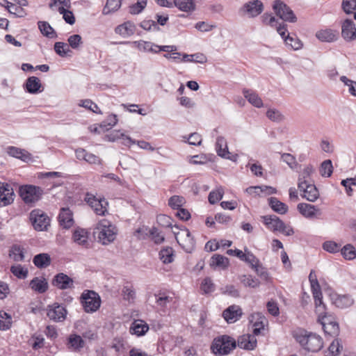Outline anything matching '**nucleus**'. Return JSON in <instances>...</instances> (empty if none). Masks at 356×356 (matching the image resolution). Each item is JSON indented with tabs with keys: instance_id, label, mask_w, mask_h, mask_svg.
<instances>
[{
	"instance_id": "nucleus-36",
	"label": "nucleus",
	"mask_w": 356,
	"mask_h": 356,
	"mask_svg": "<svg viewBox=\"0 0 356 356\" xmlns=\"http://www.w3.org/2000/svg\"><path fill=\"white\" fill-rule=\"evenodd\" d=\"M293 338L305 349L309 333L303 329H297L292 333Z\"/></svg>"
},
{
	"instance_id": "nucleus-44",
	"label": "nucleus",
	"mask_w": 356,
	"mask_h": 356,
	"mask_svg": "<svg viewBox=\"0 0 356 356\" xmlns=\"http://www.w3.org/2000/svg\"><path fill=\"white\" fill-rule=\"evenodd\" d=\"M122 0H107L106 6L103 8L104 15H108L118 10L121 6Z\"/></svg>"
},
{
	"instance_id": "nucleus-16",
	"label": "nucleus",
	"mask_w": 356,
	"mask_h": 356,
	"mask_svg": "<svg viewBox=\"0 0 356 356\" xmlns=\"http://www.w3.org/2000/svg\"><path fill=\"white\" fill-rule=\"evenodd\" d=\"M52 284L62 290L74 288L73 280L63 273H59L54 276Z\"/></svg>"
},
{
	"instance_id": "nucleus-41",
	"label": "nucleus",
	"mask_w": 356,
	"mask_h": 356,
	"mask_svg": "<svg viewBox=\"0 0 356 356\" xmlns=\"http://www.w3.org/2000/svg\"><path fill=\"white\" fill-rule=\"evenodd\" d=\"M316 38L322 42H333L337 38L334 33L330 29L322 30L318 31L316 34Z\"/></svg>"
},
{
	"instance_id": "nucleus-14",
	"label": "nucleus",
	"mask_w": 356,
	"mask_h": 356,
	"mask_svg": "<svg viewBox=\"0 0 356 356\" xmlns=\"http://www.w3.org/2000/svg\"><path fill=\"white\" fill-rule=\"evenodd\" d=\"M14 197L15 193L12 186L8 184L0 182V206L10 204L14 200Z\"/></svg>"
},
{
	"instance_id": "nucleus-6",
	"label": "nucleus",
	"mask_w": 356,
	"mask_h": 356,
	"mask_svg": "<svg viewBox=\"0 0 356 356\" xmlns=\"http://www.w3.org/2000/svg\"><path fill=\"white\" fill-rule=\"evenodd\" d=\"M19 193L23 201L26 204H29L35 203L40 200L44 191L40 186L24 185L19 187Z\"/></svg>"
},
{
	"instance_id": "nucleus-24",
	"label": "nucleus",
	"mask_w": 356,
	"mask_h": 356,
	"mask_svg": "<svg viewBox=\"0 0 356 356\" xmlns=\"http://www.w3.org/2000/svg\"><path fill=\"white\" fill-rule=\"evenodd\" d=\"M60 225L65 229L70 228L73 225V218L70 210L68 208H63L58 215Z\"/></svg>"
},
{
	"instance_id": "nucleus-40",
	"label": "nucleus",
	"mask_w": 356,
	"mask_h": 356,
	"mask_svg": "<svg viewBox=\"0 0 356 356\" xmlns=\"http://www.w3.org/2000/svg\"><path fill=\"white\" fill-rule=\"evenodd\" d=\"M12 317L5 311H0V330H8L12 325Z\"/></svg>"
},
{
	"instance_id": "nucleus-47",
	"label": "nucleus",
	"mask_w": 356,
	"mask_h": 356,
	"mask_svg": "<svg viewBox=\"0 0 356 356\" xmlns=\"http://www.w3.org/2000/svg\"><path fill=\"white\" fill-rule=\"evenodd\" d=\"M159 258L164 264H170L173 261V249L171 247L163 248L159 252Z\"/></svg>"
},
{
	"instance_id": "nucleus-55",
	"label": "nucleus",
	"mask_w": 356,
	"mask_h": 356,
	"mask_svg": "<svg viewBox=\"0 0 356 356\" xmlns=\"http://www.w3.org/2000/svg\"><path fill=\"white\" fill-rule=\"evenodd\" d=\"M323 329L325 334L330 337H337L339 333V326L337 323H332L327 325H323Z\"/></svg>"
},
{
	"instance_id": "nucleus-9",
	"label": "nucleus",
	"mask_w": 356,
	"mask_h": 356,
	"mask_svg": "<svg viewBox=\"0 0 356 356\" xmlns=\"http://www.w3.org/2000/svg\"><path fill=\"white\" fill-rule=\"evenodd\" d=\"M309 280L310 282L315 305L318 306V310H321V308L325 309V304L322 300L323 296L321 291V286L314 270L310 272L309 275Z\"/></svg>"
},
{
	"instance_id": "nucleus-52",
	"label": "nucleus",
	"mask_w": 356,
	"mask_h": 356,
	"mask_svg": "<svg viewBox=\"0 0 356 356\" xmlns=\"http://www.w3.org/2000/svg\"><path fill=\"white\" fill-rule=\"evenodd\" d=\"M343 346L338 339H335L330 345L326 356H337Z\"/></svg>"
},
{
	"instance_id": "nucleus-35",
	"label": "nucleus",
	"mask_w": 356,
	"mask_h": 356,
	"mask_svg": "<svg viewBox=\"0 0 356 356\" xmlns=\"http://www.w3.org/2000/svg\"><path fill=\"white\" fill-rule=\"evenodd\" d=\"M88 232L81 228L76 229L73 232V240L79 245H84L88 243Z\"/></svg>"
},
{
	"instance_id": "nucleus-31",
	"label": "nucleus",
	"mask_w": 356,
	"mask_h": 356,
	"mask_svg": "<svg viewBox=\"0 0 356 356\" xmlns=\"http://www.w3.org/2000/svg\"><path fill=\"white\" fill-rule=\"evenodd\" d=\"M297 209L298 211L306 218L314 217L316 216V212L319 211L316 206L307 203L298 204Z\"/></svg>"
},
{
	"instance_id": "nucleus-53",
	"label": "nucleus",
	"mask_w": 356,
	"mask_h": 356,
	"mask_svg": "<svg viewBox=\"0 0 356 356\" xmlns=\"http://www.w3.org/2000/svg\"><path fill=\"white\" fill-rule=\"evenodd\" d=\"M242 261L248 264L252 269L259 265V260L250 251H245Z\"/></svg>"
},
{
	"instance_id": "nucleus-1",
	"label": "nucleus",
	"mask_w": 356,
	"mask_h": 356,
	"mask_svg": "<svg viewBox=\"0 0 356 356\" xmlns=\"http://www.w3.org/2000/svg\"><path fill=\"white\" fill-rule=\"evenodd\" d=\"M261 219L266 228L273 232H280L286 236H291L294 234L293 229L290 225H286L275 215L262 216Z\"/></svg>"
},
{
	"instance_id": "nucleus-43",
	"label": "nucleus",
	"mask_w": 356,
	"mask_h": 356,
	"mask_svg": "<svg viewBox=\"0 0 356 356\" xmlns=\"http://www.w3.org/2000/svg\"><path fill=\"white\" fill-rule=\"evenodd\" d=\"M10 256L15 261H22L24 259V248L19 245H14L10 250Z\"/></svg>"
},
{
	"instance_id": "nucleus-21",
	"label": "nucleus",
	"mask_w": 356,
	"mask_h": 356,
	"mask_svg": "<svg viewBox=\"0 0 356 356\" xmlns=\"http://www.w3.org/2000/svg\"><path fill=\"white\" fill-rule=\"evenodd\" d=\"M24 88L26 91L31 94H37L43 90V87L40 80L36 76L29 77L25 83Z\"/></svg>"
},
{
	"instance_id": "nucleus-3",
	"label": "nucleus",
	"mask_w": 356,
	"mask_h": 356,
	"mask_svg": "<svg viewBox=\"0 0 356 356\" xmlns=\"http://www.w3.org/2000/svg\"><path fill=\"white\" fill-rule=\"evenodd\" d=\"M96 229L98 230V241L102 245H108L116 238L117 229L107 220H101Z\"/></svg>"
},
{
	"instance_id": "nucleus-7",
	"label": "nucleus",
	"mask_w": 356,
	"mask_h": 356,
	"mask_svg": "<svg viewBox=\"0 0 356 356\" xmlns=\"http://www.w3.org/2000/svg\"><path fill=\"white\" fill-rule=\"evenodd\" d=\"M273 9L276 15L285 22L294 23L297 21L293 11L281 0H275L273 2Z\"/></svg>"
},
{
	"instance_id": "nucleus-50",
	"label": "nucleus",
	"mask_w": 356,
	"mask_h": 356,
	"mask_svg": "<svg viewBox=\"0 0 356 356\" xmlns=\"http://www.w3.org/2000/svg\"><path fill=\"white\" fill-rule=\"evenodd\" d=\"M224 195V190L222 187L218 188L216 191L209 193L208 200L210 204H214L220 201Z\"/></svg>"
},
{
	"instance_id": "nucleus-15",
	"label": "nucleus",
	"mask_w": 356,
	"mask_h": 356,
	"mask_svg": "<svg viewBox=\"0 0 356 356\" xmlns=\"http://www.w3.org/2000/svg\"><path fill=\"white\" fill-rule=\"evenodd\" d=\"M330 298L333 305L340 309H346L353 305L354 300L348 295H339L336 293H331Z\"/></svg>"
},
{
	"instance_id": "nucleus-57",
	"label": "nucleus",
	"mask_w": 356,
	"mask_h": 356,
	"mask_svg": "<svg viewBox=\"0 0 356 356\" xmlns=\"http://www.w3.org/2000/svg\"><path fill=\"white\" fill-rule=\"evenodd\" d=\"M184 198L179 195H173L168 200V205L172 209H179L184 204Z\"/></svg>"
},
{
	"instance_id": "nucleus-46",
	"label": "nucleus",
	"mask_w": 356,
	"mask_h": 356,
	"mask_svg": "<svg viewBox=\"0 0 356 356\" xmlns=\"http://www.w3.org/2000/svg\"><path fill=\"white\" fill-rule=\"evenodd\" d=\"M341 253L344 259L353 260L356 258V250L351 244H347L341 249Z\"/></svg>"
},
{
	"instance_id": "nucleus-26",
	"label": "nucleus",
	"mask_w": 356,
	"mask_h": 356,
	"mask_svg": "<svg viewBox=\"0 0 356 356\" xmlns=\"http://www.w3.org/2000/svg\"><path fill=\"white\" fill-rule=\"evenodd\" d=\"M216 149L219 156L232 160V159L229 156V152L228 151L227 141L222 136H218L217 138Z\"/></svg>"
},
{
	"instance_id": "nucleus-4",
	"label": "nucleus",
	"mask_w": 356,
	"mask_h": 356,
	"mask_svg": "<svg viewBox=\"0 0 356 356\" xmlns=\"http://www.w3.org/2000/svg\"><path fill=\"white\" fill-rule=\"evenodd\" d=\"M81 302L86 313H93L100 307L101 298L95 291L85 290L81 296Z\"/></svg>"
},
{
	"instance_id": "nucleus-48",
	"label": "nucleus",
	"mask_w": 356,
	"mask_h": 356,
	"mask_svg": "<svg viewBox=\"0 0 356 356\" xmlns=\"http://www.w3.org/2000/svg\"><path fill=\"white\" fill-rule=\"evenodd\" d=\"M333 172L332 161L330 159L324 161L320 167V173L321 176L330 177Z\"/></svg>"
},
{
	"instance_id": "nucleus-49",
	"label": "nucleus",
	"mask_w": 356,
	"mask_h": 356,
	"mask_svg": "<svg viewBox=\"0 0 356 356\" xmlns=\"http://www.w3.org/2000/svg\"><path fill=\"white\" fill-rule=\"evenodd\" d=\"M54 50L57 54L61 57L67 56L69 52H72L67 43L62 42H56L54 44Z\"/></svg>"
},
{
	"instance_id": "nucleus-34",
	"label": "nucleus",
	"mask_w": 356,
	"mask_h": 356,
	"mask_svg": "<svg viewBox=\"0 0 356 356\" xmlns=\"http://www.w3.org/2000/svg\"><path fill=\"white\" fill-rule=\"evenodd\" d=\"M175 6L186 13L195 10V3L193 0H175Z\"/></svg>"
},
{
	"instance_id": "nucleus-38",
	"label": "nucleus",
	"mask_w": 356,
	"mask_h": 356,
	"mask_svg": "<svg viewBox=\"0 0 356 356\" xmlns=\"http://www.w3.org/2000/svg\"><path fill=\"white\" fill-rule=\"evenodd\" d=\"M131 330H133L134 334L138 336H143L148 331L149 326L143 321H135L132 323Z\"/></svg>"
},
{
	"instance_id": "nucleus-32",
	"label": "nucleus",
	"mask_w": 356,
	"mask_h": 356,
	"mask_svg": "<svg viewBox=\"0 0 356 356\" xmlns=\"http://www.w3.org/2000/svg\"><path fill=\"white\" fill-rule=\"evenodd\" d=\"M7 152L10 156L19 159L24 161H27L31 159V154L28 152L16 147H8Z\"/></svg>"
},
{
	"instance_id": "nucleus-11",
	"label": "nucleus",
	"mask_w": 356,
	"mask_h": 356,
	"mask_svg": "<svg viewBox=\"0 0 356 356\" xmlns=\"http://www.w3.org/2000/svg\"><path fill=\"white\" fill-rule=\"evenodd\" d=\"M47 315L53 321L61 322L66 318L67 310L63 305L55 302L47 307Z\"/></svg>"
},
{
	"instance_id": "nucleus-62",
	"label": "nucleus",
	"mask_w": 356,
	"mask_h": 356,
	"mask_svg": "<svg viewBox=\"0 0 356 356\" xmlns=\"http://www.w3.org/2000/svg\"><path fill=\"white\" fill-rule=\"evenodd\" d=\"M314 172V168L311 165H307L302 172L299 175L298 182H309L308 179Z\"/></svg>"
},
{
	"instance_id": "nucleus-51",
	"label": "nucleus",
	"mask_w": 356,
	"mask_h": 356,
	"mask_svg": "<svg viewBox=\"0 0 356 356\" xmlns=\"http://www.w3.org/2000/svg\"><path fill=\"white\" fill-rule=\"evenodd\" d=\"M341 8L346 14H353L356 10V0H342Z\"/></svg>"
},
{
	"instance_id": "nucleus-56",
	"label": "nucleus",
	"mask_w": 356,
	"mask_h": 356,
	"mask_svg": "<svg viewBox=\"0 0 356 356\" xmlns=\"http://www.w3.org/2000/svg\"><path fill=\"white\" fill-rule=\"evenodd\" d=\"M285 43L294 50L300 49L302 46L301 41L296 36H291L289 33L287 34Z\"/></svg>"
},
{
	"instance_id": "nucleus-8",
	"label": "nucleus",
	"mask_w": 356,
	"mask_h": 356,
	"mask_svg": "<svg viewBox=\"0 0 356 356\" xmlns=\"http://www.w3.org/2000/svg\"><path fill=\"white\" fill-rule=\"evenodd\" d=\"M173 233L177 243L181 245L186 252H191L193 250L195 241L188 229H181V234L175 231H173Z\"/></svg>"
},
{
	"instance_id": "nucleus-59",
	"label": "nucleus",
	"mask_w": 356,
	"mask_h": 356,
	"mask_svg": "<svg viewBox=\"0 0 356 356\" xmlns=\"http://www.w3.org/2000/svg\"><path fill=\"white\" fill-rule=\"evenodd\" d=\"M140 51L149 52L152 51L153 42L144 40L134 41L132 42Z\"/></svg>"
},
{
	"instance_id": "nucleus-20",
	"label": "nucleus",
	"mask_w": 356,
	"mask_h": 356,
	"mask_svg": "<svg viewBox=\"0 0 356 356\" xmlns=\"http://www.w3.org/2000/svg\"><path fill=\"white\" fill-rule=\"evenodd\" d=\"M257 343L255 337L249 334H243L238 339V346L244 350H254L257 346Z\"/></svg>"
},
{
	"instance_id": "nucleus-37",
	"label": "nucleus",
	"mask_w": 356,
	"mask_h": 356,
	"mask_svg": "<svg viewBox=\"0 0 356 356\" xmlns=\"http://www.w3.org/2000/svg\"><path fill=\"white\" fill-rule=\"evenodd\" d=\"M326 306L325 305V309L321 308V310L318 309V306L316 305V312L318 315V321L323 327V325H327L328 324H332V323H337L333 320V318L331 315H328L325 312Z\"/></svg>"
},
{
	"instance_id": "nucleus-45",
	"label": "nucleus",
	"mask_w": 356,
	"mask_h": 356,
	"mask_svg": "<svg viewBox=\"0 0 356 356\" xmlns=\"http://www.w3.org/2000/svg\"><path fill=\"white\" fill-rule=\"evenodd\" d=\"M10 272L18 279H26L29 274V270L26 268L23 267L20 264L12 266L10 267Z\"/></svg>"
},
{
	"instance_id": "nucleus-13",
	"label": "nucleus",
	"mask_w": 356,
	"mask_h": 356,
	"mask_svg": "<svg viewBox=\"0 0 356 356\" xmlns=\"http://www.w3.org/2000/svg\"><path fill=\"white\" fill-rule=\"evenodd\" d=\"M341 36L347 42L356 39V26L351 19H346L341 24Z\"/></svg>"
},
{
	"instance_id": "nucleus-42",
	"label": "nucleus",
	"mask_w": 356,
	"mask_h": 356,
	"mask_svg": "<svg viewBox=\"0 0 356 356\" xmlns=\"http://www.w3.org/2000/svg\"><path fill=\"white\" fill-rule=\"evenodd\" d=\"M154 296L157 306L163 309H165L168 304L172 301V298L167 296L165 293L160 292L158 294H154Z\"/></svg>"
},
{
	"instance_id": "nucleus-5",
	"label": "nucleus",
	"mask_w": 356,
	"mask_h": 356,
	"mask_svg": "<svg viewBox=\"0 0 356 356\" xmlns=\"http://www.w3.org/2000/svg\"><path fill=\"white\" fill-rule=\"evenodd\" d=\"M29 220L34 229L38 232L46 231L50 225L49 217L39 209L31 211Z\"/></svg>"
},
{
	"instance_id": "nucleus-29",
	"label": "nucleus",
	"mask_w": 356,
	"mask_h": 356,
	"mask_svg": "<svg viewBox=\"0 0 356 356\" xmlns=\"http://www.w3.org/2000/svg\"><path fill=\"white\" fill-rule=\"evenodd\" d=\"M29 285L33 291L39 293H43L48 289V282L44 278L35 277L30 282Z\"/></svg>"
},
{
	"instance_id": "nucleus-22",
	"label": "nucleus",
	"mask_w": 356,
	"mask_h": 356,
	"mask_svg": "<svg viewBox=\"0 0 356 356\" xmlns=\"http://www.w3.org/2000/svg\"><path fill=\"white\" fill-rule=\"evenodd\" d=\"M85 346L82 337L76 334H71L67 338V347L70 350L78 352Z\"/></svg>"
},
{
	"instance_id": "nucleus-60",
	"label": "nucleus",
	"mask_w": 356,
	"mask_h": 356,
	"mask_svg": "<svg viewBox=\"0 0 356 356\" xmlns=\"http://www.w3.org/2000/svg\"><path fill=\"white\" fill-rule=\"evenodd\" d=\"M261 20L264 24L275 28L280 24L279 19L269 13H264L261 17Z\"/></svg>"
},
{
	"instance_id": "nucleus-10",
	"label": "nucleus",
	"mask_w": 356,
	"mask_h": 356,
	"mask_svg": "<svg viewBox=\"0 0 356 356\" xmlns=\"http://www.w3.org/2000/svg\"><path fill=\"white\" fill-rule=\"evenodd\" d=\"M264 10V4L260 0H252L245 4L239 9V12L243 15L246 14L249 17H256Z\"/></svg>"
},
{
	"instance_id": "nucleus-63",
	"label": "nucleus",
	"mask_w": 356,
	"mask_h": 356,
	"mask_svg": "<svg viewBox=\"0 0 356 356\" xmlns=\"http://www.w3.org/2000/svg\"><path fill=\"white\" fill-rule=\"evenodd\" d=\"M67 42L69 43V46H70L74 49H77L79 47L83 44L82 38L79 34H74L70 35Z\"/></svg>"
},
{
	"instance_id": "nucleus-61",
	"label": "nucleus",
	"mask_w": 356,
	"mask_h": 356,
	"mask_svg": "<svg viewBox=\"0 0 356 356\" xmlns=\"http://www.w3.org/2000/svg\"><path fill=\"white\" fill-rule=\"evenodd\" d=\"M7 10L10 14L13 15L17 17H23L26 15L23 8L17 6L16 4L13 3L10 5V6H8Z\"/></svg>"
},
{
	"instance_id": "nucleus-58",
	"label": "nucleus",
	"mask_w": 356,
	"mask_h": 356,
	"mask_svg": "<svg viewBox=\"0 0 356 356\" xmlns=\"http://www.w3.org/2000/svg\"><path fill=\"white\" fill-rule=\"evenodd\" d=\"M147 6V0H138V1L129 6V13L136 15L141 13Z\"/></svg>"
},
{
	"instance_id": "nucleus-28",
	"label": "nucleus",
	"mask_w": 356,
	"mask_h": 356,
	"mask_svg": "<svg viewBox=\"0 0 356 356\" xmlns=\"http://www.w3.org/2000/svg\"><path fill=\"white\" fill-rule=\"evenodd\" d=\"M243 94L245 98L252 106L257 108H261L263 106V102L259 95L253 90L249 89H243Z\"/></svg>"
},
{
	"instance_id": "nucleus-25",
	"label": "nucleus",
	"mask_w": 356,
	"mask_h": 356,
	"mask_svg": "<svg viewBox=\"0 0 356 356\" xmlns=\"http://www.w3.org/2000/svg\"><path fill=\"white\" fill-rule=\"evenodd\" d=\"M269 207L275 213L279 214H285L288 211V206L284 202L280 201L277 197H271L268 200Z\"/></svg>"
},
{
	"instance_id": "nucleus-2",
	"label": "nucleus",
	"mask_w": 356,
	"mask_h": 356,
	"mask_svg": "<svg viewBox=\"0 0 356 356\" xmlns=\"http://www.w3.org/2000/svg\"><path fill=\"white\" fill-rule=\"evenodd\" d=\"M236 346V341L227 336L222 335L215 338L211 343V350L215 355H228Z\"/></svg>"
},
{
	"instance_id": "nucleus-64",
	"label": "nucleus",
	"mask_w": 356,
	"mask_h": 356,
	"mask_svg": "<svg viewBox=\"0 0 356 356\" xmlns=\"http://www.w3.org/2000/svg\"><path fill=\"white\" fill-rule=\"evenodd\" d=\"M149 234H150L152 239L156 244H161L165 240L164 236L156 227H152L149 230Z\"/></svg>"
},
{
	"instance_id": "nucleus-23",
	"label": "nucleus",
	"mask_w": 356,
	"mask_h": 356,
	"mask_svg": "<svg viewBox=\"0 0 356 356\" xmlns=\"http://www.w3.org/2000/svg\"><path fill=\"white\" fill-rule=\"evenodd\" d=\"M115 31L116 33L123 37H128L134 34L136 26L132 22L127 21L118 26Z\"/></svg>"
},
{
	"instance_id": "nucleus-27",
	"label": "nucleus",
	"mask_w": 356,
	"mask_h": 356,
	"mask_svg": "<svg viewBox=\"0 0 356 356\" xmlns=\"http://www.w3.org/2000/svg\"><path fill=\"white\" fill-rule=\"evenodd\" d=\"M229 259L223 255L215 254H213L210 261V266L212 268L225 269L229 266Z\"/></svg>"
},
{
	"instance_id": "nucleus-39",
	"label": "nucleus",
	"mask_w": 356,
	"mask_h": 356,
	"mask_svg": "<svg viewBox=\"0 0 356 356\" xmlns=\"http://www.w3.org/2000/svg\"><path fill=\"white\" fill-rule=\"evenodd\" d=\"M181 61L204 63L207 62V58L204 54L200 53H197L194 54H183Z\"/></svg>"
},
{
	"instance_id": "nucleus-19",
	"label": "nucleus",
	"mask_w": 356,
	"mask_h": 356,
	"mask_svg": "<svg viewBox=\"0 0 356 356\" xmlns=\"http://www.w3.org/2000/svg\"><path fill=\"white\" fill-rule=\"evenodd\" d=\"M323 346L322 338L314 333L309 332V335L307 341L305 349L310 352H318Z\"/></svg>"
},
{
	"instance_id": "nucleus-18",
	"label": "nucleus",
	"mask_w": 356,
	"mask_h": 356,
	"mask_svg": "<svg viewBox=\"0 0 356 356\" xmlns=\"http://www.w3.org/2000/svg\"><path fill=\"white\" fill-rule=\"evenodd\" d=\"M241 308L236 305L228 307L222 312V316L228 323H232L238 321L242 316Z\"/></svg>"
},
{
	"instance_id": "nucleus-12",
	"label": "nucleus",
	"mask_w": 356,
	"mask_h": 356,
	"mask_svg": "<svg viewBox=\"0 0 356 356\" xmlns=\"http://www.w3.org/2000/svg\"><path fill=\"white\" fill-rule=\"evenodd\" d=\"M298 189L303 192L302 197L309 202L316 201L319 197V193L314 184L309 182L298 183Z\"/></svg>"
},
{
	"instance_id": "nucleus-17",
	"label": "nucleus",
	"mask_w": 356,
	"mask_h": 356,
	"mask_svg": "<svg viewBox=\"0 0 356 356\" xmlns=\"http://www.w3.org/2000/svg\"><path fill=\"white\" fill-rule=\"evenodd\" d=\"M88 204L94 209L95 213L99 216H104L107 212V201L103 199H97L95 196L88 197L86 200Z\"/></svg>"
},
{
	"instance_id": "nucleus-54",
	"label": "nucleus",
	"mask_w": 356,
	"mask_h": 356,
	"mask_svg": "<svg viewBox=\"0 0 356 356\" xmlns=\"http://www.w3.org/2000/svg\"><path fill=\"white\" fill-rule=\"evenodd\" d=\"M58 12L63 15V17L66 23L72 25L75 22V17L73 13L67 9H65L63 6L58 8Z\"/></svg>"
},
{
	"instance_id": "nucleus-33",
	"label": "nucleus",
	"mask_w": 356,
	"mask_h": 356,
	"mask_svg": "<svg viewBox=\"0 0 356 356\" xmlns=\"http://www.w3.org/2000/svg\"><path fill=\"white\" fill-rule=\"evenodd\" d=\"M38 24L41 33L45 37L48 38H55L57 37L56 31L48 22L39 21Z\"/></svg>"
},
{
	"instance_id": "nucleus-30",
	"label": "nucleus",
	"mask_w": 356,
	"mask_h": 356,
	"mask_svg": "<svg viewBox=\"0 0 356 356\" xmlns=\"http://www.w3.org/2000/svg\"><path fill=\"white\" fill-rule=\"evenodd\" d=\"M34 265L38 268H44L51 264V257L47 253H40L33 259Z\"/></svg>"
}]
</instances>
